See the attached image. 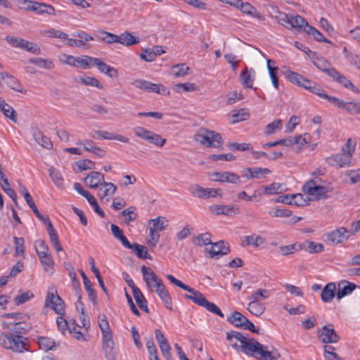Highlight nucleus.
<instances>
[{
  "mask_svg": "<svg viewBox=\"0 0 360 360\" xmlns=\"http://www.w3.org/2000/svg\"><path fill=\"white\" fill-rule=\"evenodd\" d=\"M226 335V340L233 349L257 360H277L281 357L277 349L269 351L266 346L252 338L245 337L241 333L233 330L227 332Z\"/></svg>",
  "mask_w": 360,
  "mask_h": 360,
  "instance_id": "1",
  "label": "nucleus"
},
{
  "mask_svg": "<svg viewBox=\"0 0 360 360\" xmlns=\"http://www.w3.org/2000/svg\"><path fill=\"white\" fill-rule=\"evenodd\" d=\"M141 272L147 287L150 290V291L156 292L162 301L165 307L171 310L172 298L162 280L150 268L147 267L145 265L141 266Z\"/></svg>",
  "mask_w": 360,
  "mask_h": 360,
  "instance_id": "2",
  "label": "nucleus"
},
{
  "mask_svg": "<svg viewBox=\"0 0 360 360\" xmlns=\"http://www.w3.org/2000/svg\"><path fill=\"white\" fill-rule=\"evenodd\" d=\"M356 142L354 139H348L347 143L342 146V152L329 157L328 161L330 165L338 167H349L352 165V158L355 152Z\"/></svg>",
  "mask_w": 360,
  "mask_h": 360,
  "instance_id": "3",
  "label": "nucleus"
},
{
  "mask_svg": "<svg viewBox=\"0 0 360 360\" xmlns=\"http://www.w3.org/2000/svg\"><path fill=\"white\" fill-rule=\"evenodd\" d=\"M27 339L20 335L2 332L0 333V347L13 352L22 353L27 348Z\"/></svg>",
  "mask_w": 360,
  "mask_h": 360,
  "instance_id": "4",
  "label": "nucleus"
},
{
  "mask_svg": "<svg viewBox=\"0 0 360 360\" xmlns=\"http://www.w3.org/2000/svg\"><path fill=\"white\" fill-rule=\"evenodd\" d=\"M193 139L207 148H219L222 143L220 134L206 128H200L194 135Z\"/></svg>",
  "mask_w": 360,
  "mask_h": 360,
  "instance_id": "5",
  "label": "nucleus"
},
{
  "mask_svg": "<svg viewBox=\"0 0 360 360\" xmlns=\"http://www.w3.org/2000/svg\"><path fill=\"white\" fill-rule=\"evenodd\" d=\"M167 278L174 285L181 288V289L189 292L191 294H185L184 297L187 300L193 301L196 304L202 307L203 303L205 301V297L204 295L199 291L195 290V289L191 288L190 286L184 284L181 281L176 279L172 275L168 274L167 276Z\"/></svg>",
  "mask_w": 360,
  "mask_h": 360,
  "instance_id": "6",
  "label": "nucleus"
},
{
  "mask_svg": "<svg viewBox=\"0 0 360 360\" xmlns=\"http://www.w3.org/2000/svg\"><path fill=\"white\" fill-rule=\"evenodd\" d=\"M320 181L321 179L318 178L307 181L303 186V191L317 199L326 198L328 197L327 193L330 192L331 190L326 186L319 185Z\"/></svg>",
  "mask_w": 360,
  "mask_h": 360,
  "instance_id": "7",
  "label": "nucleus"
},
{
  "mask_svg": "<svg viewBox=\"0 0 360 360\" xmlns=\"http://www.w3.org/2000/svg\"><path fill=\"white\" fill-rule=\"evenodd\" d=\"M18 7L20 9L32 11L38 14L47 13L52 15L54 13V8L49 4L40 3L39 1H18Z\"/></svg>",
  "mask_w": 360,
  "mask_h": 360,
  "instance_id": "8",
  "label": "nucleus"
},
{
  "mask_svg": "<svg viewBox=\"0 0 360 360\" xmlns=\"http://www.w3.org/2000/svg\"><path fill=\"white\" fill-rule=\"evenodd\" d=\"M132 84L140 89L148 92H155L162 95H169L170 91L162 84H154L143 79H134Z\"/></svg>",
  "mask_w": 360,
  "mask_h": 360,
  "instance_id": "9",
  "label": "nucleus"
},
{
  "mask_svg": "<svg viewBox=\"0 0 360 360\" xmlns=\"http://www.w3.org/2000/svg\"><path fill=\"white\" fill-rule=\"evenodd\" d=\"M321 98L328 100L330 103L339 108L346 110L351 114L358 113V111H360V102H345L338 98L329 96L325 93L323 94Z\"/></svg>",
  "mask_w": 360,
  "mask_h": 360,
  "instance_id": "10",
  "label": "nucleus"
},
{
  "mask_svg": "<svg viewBox=\"0 0 360 360\" xmlns=\"http://www.w3.org/2000/svg\"><path fill=\"white\" fill-rule=\"evenodd\" d=\"M6 40L13 47L20 48L34 54L40 53V48L38 45L24 39L7 36Z\"/></svg>",
  "mask_w": 360,
  "mask_h": 360,
  "instance_id": "11",
  "label": "nucleus"
},
{
  "mask_svg": "<svg viewBox=\"0 0 360 360\" xmlns=\"http://www.w3.org/2000/svg\"><path fill=\"white\" fill-rule=\"evenodd\" d=\"M91 56L75 57L70 55H63L60 60L68 65L86 70L90 67Z\"/></svg>",
  "mask_w": 360,
  "mask_h": 360,
  "instance_id": "12",
  "label": "nucleus"
},
{
  "mask_svg": "<svg viewBox=\"0 0 360 360\" xmlns=\"http://www.w3.org/2000/svg\"><path fill=\"white\" fill-rule=\"evenodd\" d=\"M2 328L4 330H8L12 334L22 335V334L27 333L31 329L32 326L26 321H4L2 323Z\"/></svg>",
  "mask_w": 360,
  "mask_h": 360,
  "instance_id": "13",
  "label": "nucleus"
},
{
  "mask_svg": "<svg viewBox=\"0 0 360 360\" xmlns=\"http://www.w3.org/2000/svg\"><path fill=\"white\" fill-rule=\"evenodd\" d=\"M318 337L323 343H336L340 340V336L332 325L324 326L320 328L318 330Z\"/></svg>",
  "mask_w": 360,
  "mask_h": 360,
  "instance_id": "14",
  "label": "nucleus"
},
{
  "mask_svg": "<svg viewBox=\"0 0 360 360\" xmlns=\"http://www.w3.org/2000/svg\"><path fill=\"white\" fill-rule=\"evenodd\" d=\"M349 236V230L345 227H340L326 234L328 240L333 245L340 244L345 239H348Z\"/></svg>",
  "mask_w": 360,
  "mask_h": 360,
  "instance_id": "15",
  "label": "nucleus"
},
{
  "mask_svg": "<svg viewBox=\"0 0 360 360\" xmlns=\"http://www.w3.org/2000/svg\"><path fill=\"white\" fill-rule=\"evenodd\" d=\"M192 194L198 198H214L217 195L221 197L222 192L220 188H205L199 185L194 186V190L192 191Z\"/></svg>",
  "mask_w": 360,
  "mask_h": 360,
  "instance_id": "16",
  "label": "nucleus"
},
{
  "mask_svg": "<svg viewBox=\"0 0 360 360\" xmlns=\"http://www.w3.org/2000/svg\"><path fill=\"white\" fill-rule=\"evenodd\" d=\"M46 305L51 307L57 314H63L64 312V302L58 295H55L53 292L47 295Z\"/></svg>",
  "mask_w": 360,
  "mask_h": 360,
  "instance_id": "17",
  "label": "nucleus"
},
{
  "mask_svg": "<svg viewBox=\"0 0 360 360\" xmlns=\"http://www.w3.org/2000/svg\"><path fill=\"white\" fill-rule=\"evenodd\" d=\"M84 183L90 188H97L104 183V176L98 172H90L84 179Z\"/></svg>",
  "mask_w": 360,
  "mask_h": 360,
  "instance_id": "18",
  "label": "nucleus"
},
{
  "mask_svg": "<svg viewBox=\"0 0 360 360\" xmlns=\"http://www.w3.org/2000/svg\"><path fill=\"white\" fill-rule=\"evenodd\" d=\"M0 78L2 80H6V84L10 89L22 94H25L27 92V90L24 89L18 79L12 75H10L8 73H0Z\"/></svg>",
  "mask_w": 360,
  "mask_h": 360,
  "instance_id": "19",
  "label": "nucleus"
},
{
  "mask_svg": "<svg viewBox=\"0 0 360 360\" xmlns=\"http://www.w3.org/2000/svg\"><path fill=\"white\" fill-rule=\"evenodd\" d=\"M357 288V285L353 283L347 281H342L338 283L337 299L341 300L345 296L351 294L352 291Z\"/></svg>",
  "mask_w": 360,
  "mask_h": 360,
  "instance_id": "20",
  "label": "nucleus"
},
{
  "mask_svg": "<svg viewBox=\"0 0 360 360\" xmlns=\"http://www.w3.org/2000/svg\"><path fill=\"white\" fill-rule=\"evenodd\" d=\"M211 248L208 250L210 257H219L226 255L230 252L229 248L224 245V241L221 240L215 243H211Z\"/></svg>",
  "mask_w": 360,
  "mask_h": 360,
  "instance_id": "21",
  "label": "nucleus"
},
{
  "mask_svg": "<svg viewBox=\"0 0 360 360\" xmlns=\"http://www.w3.org/2000/svg\"><path fill=\"white\" fill-rule=\"evenodd\" d=\"M236 207L233 205H214L210 207V210L216 215L232 216L235 214Z\"/></svg>",
  "mask_w": 360,
  "mask_h": 360,
  "instance_id": "22",
  "label": "nucleus"
},
{
  "mask_svg": "<svg viewBox=\"0 0 360 360\" xmlns=\"http://www.w3.org/2000/svg\"><path fill=\"white\" fill-rule=\"evenodd\" d=\"M47 221V231L50 238V242L51 245L55 248L57 252L63 251V247L61 246L59 238L56 231L55 230L51 221Z\"/></svg>",
  "mask_w": 360,
  "mask_h": 360,
  "instance_id": "23",
  "label": "nucleus"
},
{
  "mask_svg": "<svg viewBox=\"0 0 360 360\" xmlns=\"http://www.w3.org/2000/svg\"><path fill=\"white\" fill-rule=\"evenodd\" d=\"M255 70L252 69L248 70L245 68L243 71L240 74V79L243 86L247 88H252L253 82L255 79Z\"/></svg>",
  "mask_w": 360,
  "mask_h": 360,
  "instance_id": "24",
  "label": "nucleus"
},
{
  "mask_svg": "<svg viewBox=\"0 0 360 360\" xmlns=\"http://www.w3.org/2000/svg\"><path fill=\"white\" fill-rule=\"evenodd\" d=\"M314 64L317 68L326 72L328 76L337 74V70L334 68L330 67L328 62L323 58H317L314 60Z\"/></svg>",
  "mask_w": 360,
  "mask_h": 360,
  "instance_id": "25",
  "label": "nucleus"
},
{
  "mask_svg": "<svg viewBox=\"0 0 360 360\" xmlns=\"http://www.w3.org/2000/svg\"><path fill=\"white\" fill-rule=\"evenodd\" d=\"M0 110L4 115L9 118L11 121L16 123L18 121L17 114L12 106L7 103L2 98L0 97Z\"/></svg>",
  "mask_w": 360,
  "mask_h": 360,
  "instance_id": "26",
  "label": "nucleus"
},
{
  "mask_svg": "<svg viewBox=\"0 0 360 360\" xmlns=\"http://www.w3.org/2000/svg\"><path fill=\"white\" fill-rule=\"evenodd\" d=\"M102 346L104 350L105 354L108 359L113 357V347L114 342L112 340V335H105L102 337Z\"/></svg>",
  "mask_w": 360,
  "mask_h": 360,
  "instance_id": "27",
  "label": "nucleus"
},
{
  "mask_svg": "<svg viewBox=\"0 0 360 360\" xmlns=\"http://www.w3.org/2000/svg\"><path fill=\"white\" fill-rule=\"evenodd\" d=\"M248 319L239 311H235L227 318V321L234 326L243 328Z\"/></svg>",
  "mask_w": 360,
  "mask_h": 360,
  "instance_id": "28",
  "label": "nucleus"
},
{
  "mask_svg": "<svg viewBox=\"0 0 360 360\" xmlns=\"http://www.w3.org/2000/svg\"><path fill=\"white\" fill-rule=\"evenodd\" d=\"M336 289V285L334 283H328L322 290L321 297L323 302H330L335 295V291Z\"/></svg>",
  "mask_w": 360,
  "mask_h": 360,
  "instance_id": "29",
  "label": "nucleus"
},
{
  "mask_svg": "<svg viewBox=\"0 0 360 360\" xmlns=\"http://www.w3.org/2000/svg\"><path fill=\"white\" fill-rule=\"evenodd\" d=\"M117 43L121 44L125 46H130L139 42V39L132 35L131 33L125 32L120 35H117Z\"/></svg>",
  "mask_w": 360,
  "mask_h": 360,
  "instance_id": "30",
  "label": "nucleus"
},
{
  "mask_svg": "<svg viewBox=\"0 0 360 360\" xmlns=\"http://www.w3.org/2000/svg\"><path fill=\"white\" fill-rule=\"evenodd\" d=\"M226 3L240 9L244 13L254 15L256 13V9L248 1H226Z\"/></svg>",
  "mask_w": 360,
  "mask_h": 360,
  "instance_id": "31",
  "label": "nucleus"
},
{
  "mask_svg": "<svg viewBox=\"0 0 360 360\" xmlns=\"http://www.w3.org/2000/svg\"><path fill=\"white\" fill-rule=\"evenodd\" d=\"M49 176L56 185L59 189H63L65 187L64 180L63 176L59 170L53 167H51L49 169Z\"/></svg>",
  "mask_w": 360,
  "mask_h": 360,
  "instance_id": "32",
  "label": "nucleus"
},
{
  "mask_svg": "<svg viewBox=\"0 0 360 360\" xmlns=\"http://www.w3.org/2000/svg\"><path fill=\"white\" fill-rule=\"evenodd\" d=\"M79 273L82 277L84 285L85 287V289L88 293V296L89 300L95 304H96V291L94 290L92 287V284L91 281L87 278L86 275L84 274V272L82 270L79 271Z\"/></svg>",
  "mask_w": 360,
  "mask_h": 360,
  "instance_id": "33",
  "label": "nucleus"
},
{
  "mask_svg": "<svg viewBox=\"0 0 360 360\" xmlns=\"http://www.w3.org/2000/svg\"><path fill=\"white\" fill-rule=\"evenodd\" d=\"M95 37L98 40L109 44L117 43V41H118L117 35L104 30L96 31Z\"/></svg>",
  "mask_w": 360,
  "mask_h": 360,
  "instance_id": "34",
  "label": "nucleus"
},
{
  "mask_svg": "<svg viewBox=\"0 0 360 360\" xmlns=\"http://www.w3.org/2000/svg\"><path fill=\"white\" fill-rule=\"evenodd\" d=\"M270 292L268 290L259 288L249 297L250 302L262 303V300L269 298Z\"/></svg>",
  "mask_w": 360,
  "mask_h": 360,
  "instance_id": "35",
  "label": "nucleus"
},
{
  "mask_svg": "<svg viewBox=\"0 0 360 360\" xmlns=\"http://www.w3.org/2000/svg\"><path fill=\"white\" fill-rule=\"evenodd\" d=\"M307 26H309V24L303 17L298 15H291L290 29H302L304 32V29Z\"/></svg>",
  "mask_w": 360,
  "mask_h": 360,
  "instance_id": "36",
  "label": "nucleus"
},
{
  "mask_svg": "<svg viewBox=\"0 0 360 360\" xmlns=\"http://www.w3.org/2000/svg\"><path fill=\"white\" fill-rule=\"evenodd\" d=\"M82 326L75 323V320L70 321L69 332L71 333L75 338L78 340L86 341L85 334L82 333L80 329Z\"/></svg>",
  "mask_w": 360,
  "mask_h": 360,
  "instance_id": "37",
  "label": "nucleus"
},
{
  "mask_svg": "<svg viewBox=\"0 0 360 360\" xmlns=\"http://www.w3.org/2000/svg\"><path fill=\"white\" fill-rule=\"evenodd\" d=\"M275 64V61L269 59L267 60V68L269 72V75L272 82V84L274 86L276 89H278V67H274L272 65Z\"/></svg>",
  "mask_w": 360,
  "mask_h": 360,
  "instance_id": "38",
  "label": "nucleus"
},
{
  "mask_svg": "<svg viewBox=\"0 0 360 360\" xmlns=\"http://www.w3.org/2000/svg\"><path fill=\"white\" fill-rule=\"evenodd\" d=\"M302 249V245L298 243L281 245L278 248L279 253L283 256H288Z\"/></svg>",
  "mask_w": 360,
  "mask_h": 360,
  "instance_id": "39",
  "label": "nucleus"
},
{
  "mask_svg": "<svg viewBox=\"0 0 360 360\" xmlns=\"http://www.w3.org/2000/svg\"><path fill=\"white\" fill-rule=\"evenodd\" d=\"M150 221L153 223V227L150 228L156 232L164 231L168 226V220L164 217H158Z\"/></svg>",
  "mask_w": 360,
  "mask_h": 360,
  "instance_id": "40",
  "label": "nucleus"
},
{
  "mask_svg": "<svg viewBox=\"0 0 360 360\" xmlns=\"http://www.w3.org/2000/svg\"><path fill=\"white\" fill-rule=\"evenodd\" d=\"M29 63L36 65L37 66L48 70L54 68V63L51 60H46L41 58H33L29 59Z\"/></svg>",
  "mask_w": 360,
  "mask_h": 360,
  "instance_id": "41",
  "label": "nucleus"
},
{
  "mask_svg": "<svg viewBox=\"0 0 360 360\" xmlns=\"http://www.w3.org/2000/svg\"><path fill=\"white\" fill-rule=\"evenodd\" d=\"M266 307L264 303L249 302L248 310L253 315L259 316L265 311Z\"/></svg>",
  "mask_w": 360,
  "mask_h": 360,
  "instance_id": "42",
  "label": "nucleus"
},
{
  "mask_svg": "<svg viewBox=\"0 0 360 360\" xmlns=\"http://www.w3.org/2000/svg\"><path fill=\"white\" fill-rule=\"evenodd\" d=\"M304 32L307 34L311 35L314 37V39L318 41H323V42L331 44V41L328 40L327 39H326L323 37V35L318 30H316L315 27H314L309 25V26L306 27V28L304 29Z\"/></svg>",
  "mask_w": 360,
  "mask_h": 360,
  "instance_id": "43",
  "label": "nucleus"
},
{
  "mask_svg": "<svg viewBox=\"0 0 360 360\" xmlns=\"http://www.w3.org/2000/svg\"><path fill=\"white\" fill-rule=\"evenodd\" d=\"M34 248L39 258L49 254V248L44 240H37L34 242Z\"/></svg>",
  "mask_w": 360,
  "mask_h": 360,
  "instance_id": "44",
  "label": "nucleus"
},
{
  "mask_svg": "<svg viewBox=\"0 0 360 360\" xmlns=\"http://www.w3.org/2000/svg\"><path fill=\"white\" fill-rule=\"evenodd\" d=\"M40 34L42 36L49 37H56V38H59V39H68V34H66L62 31L55 30L53 28L42 30L40 31Z\"/></svg>",
  "mask_w": 360,
  "mask_h": 360,
  "instance_id": "45",
  "label": "nucleus"
},
{
  "mask_svg": "<svg viewBox=\"0 0 360 360\" xmlns=\"http://www.w3.org/2000/svg\"><path fill=\"white\" fill-rule=\"evenodd\" d=\"M245 245H253L255 248L260 246L264 243V239L260 236L252 234L251 236H246L244 237Z\"/></svg>",
  "mask_w": 360,
  "mask_h": 360,
  "instance_id": "46",
  "label": "nucleus"
},
{
  "mask_svg": "<svg viewBox=\"0 0 360 360\" xmlns=\"http://www.w3.org/2000/svg\"><path fill=\"white\" fill-rule=\"evenodd\" d=\"M41 264L44 266V270L49 273H53V259L50 254L41 257L39 258Z\"/></svg>",
  "mask_w": 360,
  "mask_h": 360,
  "instance_id": "47",
  "label": "nucleus"
},
{
  "mask_svg": "<svg viewBox=\"0 0 360 360\" xmlns=\"http://www.w3.org/2000/svg\"><path fill=\"white\" fill-rule=\"evenodd\" d=\"M98 319V325L102 333V336L105 335H111V330L106 316L104 314H99Z\"/></svg>",
  "mask_w": 360,
  "mask_h": 360,
  "instance_id": "48",
  "label": "nucleus"
},
{
  "mask_svg": "<svg viewBox=\"0 0 360 360\" xmlns=\"http://www.w3.org/2000/svg\"><path fill=\"white\" fill-rule=\"evenodd\" d=\"M37 340L39 348L44 351L52 349L55 345L53 340L48 337H39Z\"/></svg>",
  "mask_w": 360,
  "mask_h": 360,
  "instance_id": "49",
  "label": "nucleus"
},
{
  "mask_svg": "<svg viewBox=\"0 0 360 360\" xmlns=\"http://www.w3.org/2000/svg\"><path fill=\"white\" fill-rule=\"evenodd\" d=\"M146 141L150 143L154 144L158 147H162L166 143L165 139L162 137V136L160 134H155L152 131Z\"/></svg>",
  "mask_w": 360,
  "mask_h": 360,
  "instance_id": "50",
  "label": "nucleus"
},
{
  "mask_svg": "<svg viewBox=\"0 0 360 360\" xmlns=\"http://www.w3.org/2000/svg\"><path fill=\"white\" fill-rule=\"evenodd\" d=\"M304 246L305 250L310 254L319 253L324 250V247L321 243H316L313 241H306Z\"/></svg>",
  "mask_w": 360,
  "mask_h": 360,
  "instance_id": "51",
  "label": "nucleus"
},
{
  "mask_svg": "<svg viewBox=\"0 0 360 360\" xmlns=\"http://www.w3.org/2000/svg\"><path fill=\"white\" fill-rule=\"evenodd\" d=\"M34 138L35 141L44 148H50L52 146L50 139L44 136L41 131L34 133Z\"/></svg>",
  "mask_w": 360,
  "mask_h": 360,
  "instance_id": "52",
  "label": "nucleus"
},
{
  "mask_svg": "<svg viewBox=\"0 0 360 360\" xmlns=\"http://www.w3.org/2000/svg\"><path fill=\"white\" fill-rule=\"evenodd\" d=\"M225 182L233 184H241V179L236 173L224 172L223 183Z\"/></svg>",
  "mask_w": 360,
  "mask_h": 360,
  "instance_id": "53",
  "label": "nucleus"
},
{
  "mask_svg": "<svg viewBox=\"0 0 360 360\" xmlns=\"http://www.w3.org/2000/svg\"><path fill=\"white\" fill-rule=\"evenodd\" d=\"M189 70L190 68L185 64H179L172 66V74L176 77H182L186 75H188Z\"/></svg>",
  "mask_w": 360,
  "mask_h": 360,
  "instance_id": "54",
  "label": "nucleus"
},
{
  "mask_svg": "<svg viewBox=\"0 0 360 360\" xmlns=\"http://www.w3.org/2000/svg\"><path fill=\"white\" fill-rule=\"evenodd\" d=\"M78 82L86 86H96L99 89L103 88L101 83L96 78L92 77H80Z\"/></svg>",
  "mask_w": 360,
  "mask_h": 360,
  "instance_id": "55",
  "label": "nucleus"
},
{
  "mask_svg": "<svg viewBox=\"0 0 360 360\" xmlns=\"http://www.w3.org/2000/svg\"><path fill=\"white\" fill-rule=\"evenodd\" d=\"M284 75L285 78L289 80L291 83L299 86V84H301V82L303 79V76L292 72L291 70H288L284 72Z\"/></svg>",
  "mask_w": 360,
  "mask_h": 360,
  "instance_id": "56",
  "label": "nucleus"
},
{
  "mask_svg": "<svg viewBox=\"0 0 360 360\" xmlns=\"http://www.w3.org/2000/svg\"><path fill=\"white\" fill-rule=\"evenodd\" d=\"M0 185L4 191L13 200L15 206H18L15 192L13 188L10 187V184L8 179H4V182Z\"/></svg>",
  "mask_w": 360,
  "mask_h": 360,
  "instance_id": "57",
  "label": "nucleus"
},
{
  "mask_svg": "<svg viewBox=\"0 0 360 360\" xmlns=\"http://www.w3.org/2000/svg\"><path fill=\"white\" fill-rule=\"evenodd\" d=\"M85 198L87 200L89 203L93 207L95 212H96L101 217L103 218L105 217V213L100 207L95 197L89 193V195Z\"/></svg>",
  "mask_w": 360,
  "mask_h": 360,
  "instance_id": "58",
  "label": "nucleus"
},
{
  "mask_svg": "<svg viewBox=\"0 0 360 360\" xmlns=\"http://www.w3.org/2000/svg\"><path fill=\"white\" fill-rule=\"evenodd\" d=\"M330 77H333L334 79H335L340 84H342L346 88L353 89L354 87V86L353 85L350 80H349L347 77L341 75L338 71L337 74H334V75H330Z\"/></svg>",
  "mask_w": 360,
  "mask_h": 360,
  "instance_id": "59",
  "label": "nucleus"
},
{
  "mask_svg": "<svg viewBox=\"0 0 360 360\" xmlns=\"http://www.w3.org/2000/svg\"><path fill=\"white\" fill-rule=\"evenodd\" d=\"M202 307L205 308L207 311L217 314L221 318L224 317V314L221 312V309L214 303L210 302L207 300H205Z\"/></svg>",
  "mask_w": 360,
  "mask_h": 360,
  "instance_id": "60",
  "label": "nucleus"
},
{
  "mask_svg": "<svg viewBox=\"0 0 360 360\" xmlns=\"http://www.w3.org/2000/svg\"><path fill=\"white\" fill-rule=\"evenodd\" d=\"M133 250L139 258L141 259H151L150 256L146 250V248L137 243L133 244Z\"/></svg>",
  "mask_w": 360,
  "mask_h": 360,
  "instance_id": "61",
  "label": "nucleus"
},
{
  "mask_svg": "<svg viewBox=\"0 0 360 360\" xmlns=\"http://www.w3.org/2000/svg\"><path fill=\"white\" fill-rule=\"evenodd\" d=\"M250 172L254 179L264 178L267 174L271 173V171L269 169L261 167H252Z\"/></svg>",
  "mask_w": 360,
  "mask_h": 360,
  "instance_id": "62",
  "label": "nucleus"
},
{
  "mask_svg": "<svg viewBox=\"0 0 360 360\" xmlns=\"http://www.w3.org/2000/svg\"><path fill=\"white\" fill-rule=\"evenodd\" d=\"M282 186L279 183H272L264 187V193L266 195H274L281 193Z\"/></svg>",
  "mask_w": 360,
  "mask_h": 360,
  "instance_id": "63",
  "label": "nucleus"
},
{
  "mask_svg": "<svg viewBox=\"0 0 360 360\" xmlns=\"http://www.w3.org/2000/svg\"><path fill=\"white\" fill-rule=\"evenodd\" d=\"M193 242L195 245L199 246L207 245L212 243L210 234L207 233L198 235L194 238Z\"/></svg>",
  "mask_w": 360,
  "mask_h": 360,
  "instance_id": "64",
  "label": "nucleus"
}]
</instances>
